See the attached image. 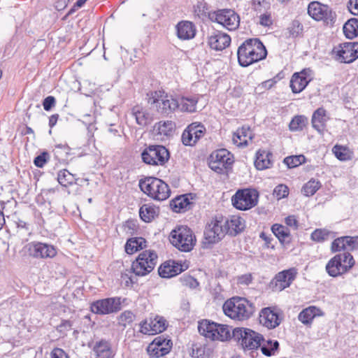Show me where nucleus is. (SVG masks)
<instances>
[{
    "label": "nucleus",
    "mask_w": 358,
    "mask_h": 358,
    "mask_svg": "<svg viewBox=\"0 0 358 358\" xmlns=\"http://www.w3.org/2000/svg\"><path fill=\"white\" fill-rule=\"evenodd\" d=\"M267 50L264 43L257 38H252L243 42L237 50L238 62L241 66L248 67L264 59Z\"/></svg>",
    "instance_id": "obj_1"
},
{
    "label": "nucleus",
    "mask_w": 358,
    "mask_h": 358,
    "mask_svg": "<svg viewBox=\"0 0 358 358\" xmlns=\"http://www.w3.org/2000/svg\"><path fill=\"white\" fill-rule=\"evenodd\" d=\"M226 316L234 321L245 322L253 316L256 311L255 304L245 297L233 296L227 299L222 306Z\"/></svg>",
    "instance_id": "obj_2"
},
{
    "label": "nucleus",
    "mask_w": 358,
    "mask_h": 358,
    "mask_svg": "<svg viewBox=\"0 0 358 358\" xmlns=\"http://www.w3.org/2000/svg\"><path fill=\"white\" fill-rule=\"evenodd\" d=\"M147 102L159 115L168 116L178 108V101L163 90L147 94Z\"/></svg>",
    "instance_id": "obj_3"
},
{
    "label": "nucleus",
    "mask_w": 358,
    "mask_h": 358,
    "mask_svg": "<svg viewBox=\"0 0 358 358\" xmlns=\"http://www.w3.org/2000/svg\"><path fill=\"white\" fill-rule=\"evenodd\" d=\"M198 330L201 335L211 341L226 342L230 341L233 336L229 325L209 320L199 322Z\"/></svg>",
    "instance_id": "obj_4"
},
{
    "label": "nucleus",
    "mask_w": 358,
    "mask_h": 358,
    "mask_svg": "<svg viewBox=\"0 0 358 358\" xmlns=\"http://www.w3.org/2000/svg\"><path fill=\"white\" fill-rule=\"evenodd\" d=\"M232 336L244 352L257 350L264 341V336L248 327H236Z\"/></svg>",
    "instance_id": "obj_5"
},
{
    "label": "nucleus",
    "mask_w": 358,
    "mask_h": 358,
    "mask_svg": "<svg viewBox=\"0 0 358 358\" xmlns=\"http://www.w3.org/2000/svg\"><path fill=\"white\" fill-rule=\"evenodd\" d=\"M141 190L150 198L157 201H164L171 194L169 186L156 177H145L139 180Z\"/></svg>",
    "instance_id": "obj_6"
},
{
    "label": "nucleus",
    "mask_w": 358,
    "mask_h": 358,
    "mask_svg": "<svg viewBox=\"0 0 358 358\" xmlns=\"http://www.w3.org/2000/svg\"><path fill=\"white\" fill-rule=\"evenodd\" d=\"M355 265V259L349 252L336 254L327 263L325 270L327 274L337 278L349 273Z\"/></svg>",
    "instance_id": "obj_7"
},
{
    "label": "nucleus",
    "mask_w": 358,
    "mask_h": 358,
    "mask_svg": "<svg viewBox=\"0 0 358 358\" xmlns=\"http://www.w3.org/2000/svg\"><path fill=\"white\" fill-rule=\"evenodd\" d=\"M169 239L173 246L184 252L192 251L196 243L195 234L186 225L177 226L171 231Z\"/></svg>",
    "instance_id": "obj_8"
},
{
    "label": "nucleus",
    "mask_w": 358,
    "mask_h": 358,
    "mask_svg": "<svg viewBox=\"0 0 358 358\" xmlns=\"http://www.w3.org/2000/svg\"><path fill=\"white\" fill-rule=\"evenodd\" d=\"M157 260L158 255L155 250H145L132 262L131 271L138 277L145 276L155 269Z\"/></svg>",
    "instance_id": "obj_9"
},
{
    "label": "nucleus",
    "mask_w": 358,
    "mask_h": 358,
    "mask_svg": "<svg viewBox=\"0 0 358 358\" xmlns=\"http://www.w3.org/2000/svg\"><path fill=\"white\" fill-rule=\"evenodd\" d=\"M259 194L253 188L238 189L231 196V203L237 210L245 211L255 207L259 201Z\"/></svg>",
    "instance_id": "obj_10"
},
{
    "label": "nucleus",
    "mask_w": 358,
    "mask_h": 358,
    "mask_svg": "<svg viewBox=\"0 0 358 358\" xmlns=\"http://www.w3.org/2000/svg\"><path fill=\"white\" fill-rule=\"evenodd\" d=\"M227 235L224 216L217 214L213 216L206 223L204 230V238L209 244L217 243Z\"/></svg>",
    "instance_id": "obj_11"
},
{
    "label": "nucleus",
    "mask_w": 358,
    "mask_h": 358,
    "mask_svg": "<svg viewBox=\"0 0 358 358\" xmlns=\"http://www.w3.org/2000/svg\"><path fill=\"white\" fill-rule=\"evenodd\" d=\"M169 157V150L163 145H149L141 152L143 162L153 166H164Z\"/></svg>",
    "instance_id": "obj_12"
},
{
    "label": "nucleus",
    "mask_w": 358,
    "mask_h": 358,
    "mask_svg": "<svg viewBox=\"0 0 358 358\" xmlns=\"http://www.w3.org/2000/svg\"><path fill=\"white\" fill-rule=\"evenodd\" d=\"M234 162L233 155L224 148L212 152L208 159L209 167L220 174L224 173L231 169Z\"/></svg>",
    "instance_id": "obj_13"
},
{
    "label": "nucleus",
    "mask_w": 358,
    "mask_h": 358,
    "mask_svg": "<svg viewBox=\"0 0 358 358\" xmlns=\"http://www.w3.org/2000/svg\"><path fill=\"white\" fill-rule=\"evenodd\" d=\"M24 255L34 259H52L57 255V248L50 244L39 241H32L26 244L23 248Z\"/></svg>",
    "instance_id": "obj_14"
},
{
    "label": "nucleus",
    "mask_w": 358,
    "mask_h": 358,
    "mask_svg": "<svg viewBox=\"0 0 358 358\" xmlns=\"http://www.w3.org/2000/svg\"><path fill=\"white\" fill-rule=\"evenodd\" d=\"M211 20L229 31L237 30L240 26L241 17L230 8L218 9L212 13Z\"/></svg>",
    "instance_id": "obj_15"
},
{
    "label": "nucleus",
    "mask_w": 358,
    "mask_h": 358,
    "mask_svg": "<svg viewBox=\"0 0 358 358\" xmlns=\"http://www.w3.org/2000/svg\"><path fill=\"white\" fill-rule=\"evenodd\" d=\"M333 57L341 63L350 64L358 59V42H345L334 47Z\"/></svg>",
    "instance_id": "obj_16"
},
{
    "label": "nucleus",
    "mask_w": 358,
    "mask_h": 358,
    "mask_svg": "<svg viewBox=\"0 0 358 358\" xmlns=\"http://www.w3.org/2000/svg\"><path fill=\"white\" fill-rule=\"evenodd\" d=\"M283 317V311L276 306L263 308L259 313L260 324L268 329L278 327Z\"/></svg>",
    "instance_id": "obj_17"
},
{
    "label": "nucleus",
    "mask_w": 358,
    "mask_h": 358,
    "mask_svg": "<svg viewBox=\"0 0 358 358\" xmlns=\"http://www.w3.org/2000/svg\"><path fill=\"white\" fill-rule=\"evenodd\" d=\"M173 348L171 339L164 335L155 337L146 348L150 358H160L169 354Z\"/></svg>",
    "instance_id": "obj_18"
},
{
    "label": "nucleus",
    "mask_w": 358,
    "mask_h": 358,
    "mask_svg": "<svg viewBox=\"0 0 358 358\" xmlns=\"http://www.w3.org/2000/svg\"><path fill=\"white\" fill-rule=\"evenodd\" d=\"M122 308L121 299L111 297L96 300L91 303L90 309L97 315H109L120 311Z\"/></svg>",
    "instance_id": "obj_19"
},
{
    "label": "nucleus",
    "mask_w": 358,
    "mask_h": 358,
    "mask_svg": "<svg viewBox=\"0 0 358 358\" xmlns=\"http://www.w3.org/2000/svg\"><path fill=\"white\" fill-rule=\"evenodd\" d=\"M206 133V127L200 122L189 124L182 131L181 141L185 146H194Z\"/></svg>",
    "instance_id": "obj_20"
},
{
    "label": "nucleus",
    "mask_w": 358,
    "mask_h": 358,
    "mask_svg": "<svg viewBox=\"0 0 358 358\" xmlns=\"http://www.w3.org/2000/svg\"><path fill=\"white\" fill-rule=\"evenodd\" d=\"M313 80V72L312 69L305 68L292 74L289 80V87L292 93L299 94L303 92Z\"/></svg>",
    "instance_id": "obj_21"
},
{
    "label": "nucleus",
    "mask_w": 358,
    "mask_h": 358,
    "mask_svg": "<svg viewBox=\"0 0 358 358\" xmlns=\"http://www.w3.org/2000/svg\"><path fill=\"white\" fill-rule=\"evenodd\" d=\"M308 13L315 21H322L327 24L332 22L334 19L331 8L319 1H312L308 4Z\"/></svg>",
    "instance_id": "obj_22"
},
{
    "label": "nucleus",
    "mask_w": 358,
    "mask_h": 358,
    "mask_svg": "<svg viewBox=\"0 0 358 358\" xmlns=\"http://www.w3.org/2000/svg\"><path fill=\"white\" fill-rule=\"evenodd\" d=\"M166 329V320L158 315L146 318L139 324V331L145 335H155L163 332Z\"/></svg>",
    "instance_id": "obj_23"
},
{
    "label": "nucleus",
    "mask_w": 358,
    "mask_h": 358,
    "mask_svg": "<svg viewBox=\"0 0 358 358\" xmlns=\"http://www.w3.org/2000/svg\"><path fill=\"white\" fill-rule=\"evenodd\" d=\"M94 358H115L116 350L110 341L101 338L90 345Z\"/></svg>",
    "instance_id": "obj_24"
},
{
    "label": "nucleus",
    "mask_w": 358,
    "mask_h": 358,
    "mask_svg": "<svg viewBox=\"0 0 358 358\" xmlns=\"http://www.w3.org/2000/svg\"><path fill=\"white\" fill-rule=\"evenodd\" d=\"M358 250V236H345L335 238L330 246L331 252H347L346 250Z\"/></svg>",
    "instance_id": "obj_25"
},
{
    "label": "nucleus",
    "mask_w": 358,
    "mask_h": 358,
    "mask_svg": "<svg viewBox=\"0 0 358 358\" xmlns=\"http://www.w3.org/2000/svg\"><path fill=\"white\" fill-rule=\"evenodd\" d=\"M296 275L297 270L295 268L283 270L277 273L272 282L275 289L282 291L289 287L296 278Z\"/></svg>",
    "instance_id": "obj_26"
},
{
    "label": "nucleus",
    "mask_w": 358,
    "mask_h": 358,
    "mask_svg": "<svg viewBox=\"0 0 358 358\" xmlns=\"http://www.w3.org/2000/svg\"><path fill=\"white\" fill-rule=\"evenodd\" d=\"M231 41V36L222 31H216L208 38L210 48L217 51L226 49L230 45Z\"/></svg>",
    "instance_id": "obj_27"
},
{
    "label": "nucleus",
    "mask_w": 358,
    "mask_h": 358,
    "mask_svg": "<svg viewBox=\"0 0 358 358\" xmlns=\"http://www.w3.org/2000/svg\"><path fill=\"white\" fill-rule=\"evenodd\" d=\"M255 134L249 126H243L236 129L232 136V141L238 148L248 146L252 142Z\"/></svg>",
    "instance_id": "obj_28"
},
{
    "label": "nucleus",
    "mask_w": 358,
    "mask_h": 358,
    "mask_svg": "<svg viewBox=\"0 0 358 358\" xmlns=\"http://www.w3.org/2000/svg\"><path fill=\"white\" fill-rule=\"evenodd\" d=\"M224 224L227 234L235 236L243 231L245 227V222L238 215H231L226 217L224 216Z\"/></svg>",
    "instance_id": "obj_29"
},
{
    "label": "nucleus",
    "mask_w": 358,
    "mask_h": 358,
    "mask_svg": "<svg viewBox=\"0 0 358 358\" xmlns=\"http://www.w3.org/2000/svg\"><path fill=\"white\" fill-rule=\"evenodd\" d=\"M329 120L330 117L327 110L323 107H320L313 113L312 127L319 133H323L326 130L327 124Z\"/></svg>",
    "instance_id": "obj_30"
},
{
    "label": "nucleus",
    "mask_w": 358,
    "mask_h": 358,
    "mask_svg": "<svg viewBox=\"0 0 358 358\" xmlns=\"http://www.w3.org/2000/svg\"><path fill=\"white\" fill-rule=\"evenodd\" d=\"M184 271L182 265L173 260H169L162 264L158 273L162 278H170L174 277Z\"/></svg>",
    "instance_id": "obj_31"
},
{
    "label": "nucleus",
    "mask_w": 358,
    "mask_h": 358,
    "mask_svg": "<svg viewBox=\"0 0 358 358\" xmlns=\"http://www.w3.org/2000/svg\"><path fill=\"white\" fill-rule=\"evenodd\" d=\"M176 35L178 38L185 41L195 37L196 28L195 24L188 20H181L176 26Z\"/></svg>",
    "instance_id": "obj_32"
},
{
    "label": "nucleus",
    "mask_w": 358,
    "mask_h": 358,
    "mask_svg": "<svg viewBox=\"0 0 358 358\" xmlns=\"http://www.w3.org/2000/svg\"><path fill=\"white\" fill-rule=\"evenodd\" d=\"M324 315L322 310L315 306H310L303 309L298 315L299 320L303 324L310 326L313 320Z\"/></svg>",
    "instance_id": "obj_33"
},
{
    "label": "nucleus",
    "mask_w": 358,
    "mask_h": 358,
    "mask_svg": "<svg viewBox=\"0 0 358 358\" xmlns=\"http://www.w3.org/2000/svg\"><path fill=\"white\" fill-rule=\"evenodd\" d=\"M271 229L282 245H288L291 243L292 237L290 230L287 227L275 223L271 226Z\"/></svg>",
    "instance_id": "obj_34"
},
{
    "label": "nucleus",
    "mask_w": 358,
    "mask_h": 358,
    "mask_svg": "<svg viewBox=\"0 0 358 358\" xmlns=\"http://www.w3.org/2000/svg\"><path fill=\"white\" fill-rule=\"evenodd\" d=\"M272 153L267 150L259 149L257 151L255 166L258 170H264L271 167Z\"/></svg>",
    "instance_id": "obj_35"
},
{
    "label": "nucleus",
    "mask_w": 358,
    "mask_h": 358,
    "mask_svg": "<svg viewBox=\"0 0 358 358\" xmlns=\"http://www.w3.org/2000/svg\"><path fill=\"white\" fill-rule=\"evenodd\" d=\"M176 128V123L172 120H161L153 127L155 134L161 137H169L173 135Z\"/></svg>",
    "instance_id": "obj_36"
},
{
    "label": "nucleus",
    "mask_w": 358,
    "mask_h": 358,
    "mask_svg": "<svg viewBox=\"0 0 358 358\" xmlns=\"http://www.w3.org/2000/svg\"><path fill=\"white\" fill-rule=\"evenodd\" d=\"M147 247V241L143 237H132L127 239L124 245V251L127 255L134 253L145 249Z\"/></svg>",
    "instance_id": "obj_37"
},
{
    "label": "nucleus",
    "mask_w": 358,
    "mask_h": 358,
    "mask_svg": "<svg viewBox=\"0 0 358 358\" xmlns=\"http://www.w3.org/2000/svg\"><path fill=\"white\" fill-rule=\"evenodd\" d=\"M159 208L152 203H145L139 209V215L145 222H150L159 215Z\"/></svg>",
    "instance_id": "obj_38"
},
{
    "label": "nucleus",
    "mask_w": 358,
    "mask_h": 358,
    "mask_svg": "<svg viewBox=\"0 0 358 358\" xmlns=\"http://www.w3.org/2000/svg\"><path fill=\"white\" fill-rule=\"evenodd\" d=\"M131 114L135 117L136 123L145 127L150 122L148 112L141 105H136L131 109Z\"/></svg>",
    "instance_id": "obj_39"
},
{
    "label": "nucleus",
    "mask_w": 358,
    "mask_h": 358,
    "mask_svg": "<svg viewBox=\"0 0 358 358\" xmlns=\"http://www.w3.org/2000/svg\"><path fill=\"white\" fill-rule=\"evenodd\" d=\"M189 200L186 195L177 196L170 202L171 208L176 213L186 211L189 208Z\"/></svg>",
    "instance_id": "obj_40"
},
{
    "label": "nucleus",
    "mask_w": 358,
    "mask_h": 358,
    "mask_svg": "<svg viewBox=\"0 0 358 358\" xmlns=\"http://www.w3.org/2000/svg\"><path fill=\"white\" fill-rule=\"evenodd\" d=\"M332 152L340 161H350L352 159L354 152L348 146L336 144L332 148Z\"/></svg>",
    "instance_id": "obj_41"
},
{
    "label": "nucleus",
    "mask_w": 358,
    "mask_h": 358,
    "mask_svg": "<svg viewBox=\"0 0 358 358\" xmlns=\"http://www.w3.org/2000/svg\"><path fill=\"white\" fill-rule=\"evenodd\" d=\"M199 99L196 97L182 96L178 101V108L182 112L194 113L196 110V105Z\"/></svg>",
    "instance_id": "obj_42"
},
{
    "label": "nucleus",
    "mask_w": 358,
    "mask_h": 358,
    "mask_svg": "<svg viewBox=\"0 0 358 358\" xmlns=\"http://www.w3.org/2000/svg\"><path fill=\"white\" fill-rule=\"evenodd\" d=\"M343 33L348 38H356L358 36V20L356 18L348 20L343 26Z\"/></svg>",
    "instance_id": "obj_43"
},
{
    "label": "nucleus",
    "mask_w": 358,
    "mask_h": 358,
    "mask_svg": "<svg viewBox=\"0 0 358 358\" xmlns=\"http://www.w3.org/2000/svg\"><path fill=\"white\" fill-rule=\"evenodd\" d=\"M57 181L62 186L68 187L76 184V179L68 170L62 169L57 174Z\"/></svg>",
    "instance_id": "obj_44"
},
{
    "label": "nucleus",
    "mask_w": 358,
    "mask_h": 358,
    "mask_svg": "<svg viewBox=\"0 0 358 358\" xmlns=\"http://www.w3.org/2000/svg\"><path fill=\"white\" fill-rule=\"evenodd\" d=\"M320 187V182L314 178H312L304 184L301 189V192L305 196H310L315 194Z\"/></svg>",
    "instance_id": "obj_45"
},
{
    "label": "nucleus",
    "mask_w": 358,
    "mask_h": 358,
    "mask_svg": "<svg viewBox=\"0 0 358 358\" xmlns=\"http://www.w3.org/2000/svg\"><path fill=\"white\" fill-rule=\"evenodd\" d=\"M308 118L305 115H296L291 120L289 128L292 131H301L306 126Z\"/></svg>",
    "instance_id": "obj_46"
},
{
    "label": "nucleus",
    "mask_w": 358,
    "mask_h": 358,
    "mask_svg": "<svg viewBox=\"0 0 358 358\" xmlns=\"http://www.w3.org/2000/svg\"><path fill=\"white\" fill-rule=\"evenodd\" d=\"M332 232L327 229H316L310 234V238L313 241L322 243L328 240Z\"/></svg>",
    "instance_id": "obj_47"
},
{
    "label": "nucleus",
    "mask_w": 358,
    "mask_h": 358,
    "mask_svg": "<svg viewBox=\"0 0 358 358\" xmlns=\"http://www.w3.org/2000/svg\"><path fill=\"white\" fill-rule=\"evenodd\" d=\"M258 18V23L260 26L268 29H271L273 27L275 19L271 11L266 10L259 13Z\"/></svg>",
    "instance_id": "obj_48"
},
{
    "label": "nucleus",
    "mask_w": 358,
    "mask_h": 358,
    "mask_svg": "<svg viewBox=\"0 0 358 358\" xmlns=\"http://www.w3.org/2000/svg\"><path fill=\"white\" fill-rule=\"evenodd\" d=\"M279 348V343L277 341H272L268 340L266 343L262 344L260 349L262 354L266 357H271L275 355Z\"/></svg>",
    "instance_id": "obj_49"
},
{
    "label": "nucleus",
    "mask_w": 358,
    "mask_h": 358,
    "mask_svg": "<svg viewBox=\"0 0 358 358\" xmlns=\"http://www.w3.org/2000/svg\"><path fill=\"white\" fill-rule=\"evenodd\" d=\"M306 162V157L303 155H292L284 159V163L289 169H293Z\"/></svg>",
    "instance_id": "obj_50"
},
{
    "label": "nucleus",
    "mask_w": 358,
    "mask_h": 358,
    "mask_svg": "<svg viewBox=\"0 0 358 358\" xmlns=\"http://www.w3.org/2000/svg\"><path fill=\"white\" fill-rule=\"evenodd\" d=\"M135 319V315L130 310L122 312L117 318L120 326L126 327L131 325Z\"/></svg>",
    "instance_id": "obj_51"
},
{
    "label": "nucleus",
    "mask_w": 358,
    "mask_h": 358,
    "mask_svg": "<svg viewBox=\"0 0 358 358\" xmlns=\"http://www.w3.org/2000/svg\"><path fill=\"white\" fill-rule=\"evenodd\" d=\"M208 4L204 1H199L193 7V12L196 17L203 19L208 14Z\"/></svg>",
    "instance_id": "obj_52"
},
{
    "label": "nucleus",
    "mask_w": 358,
    "mask_h": 358,
    "mask_svg": "<svg viewBox=\"0 0 358 358\" xmlns=\"http://www.w3.org/2000/svg\"><path fill=\"white\" fill-rule=\"evenodd\" d=\"M252 9L257 13L270 10L271 3L269 0H252Z\"/></svg>",
    "instance_id": "obj_53"
},
{
    "label": "nucleus",
    "mask_w": 358,
    "mask_h": 358,
    "mask_svg": "<svg viewBox=\"0 0 358 358\" xmlns=\"http://www.w3.org/2000/svg\"><path fill=\"white\" fill-rule=\"evenodd\" d=\"M287 31L289 36L296 38L302 34L303 25L299 20H294L288 26Z\"/></svg>",
    "instance_id": "obj_54"
},
{
    "label": "nucleus",
    "mask_w": 358,
    "mask_h": 358,
    "mask_svg": "<svg viewBox=\"0 0 358 358\" xmlns=\"http://www.w3.org/2000/svg\"><path fill=\"white\" fill-rule=\"evenodd\" d=\"M289 188L286 185L280 184L275 187L273 194L278 199L287 197L289 195Z\"/></svg>",
    "instance_id": "obj_55"
},
{
    "label": "nucleus",
    "mask_w": 358,
    "mask_h": 358,
    "mask_svg": "<svg viewBox=\"0 0 358 358\" xmlns=\"http://www.w3.org/2000/svg\"><path fill=\"white\" fill-rule=\"evenodd\" d=\"M50 159L47 152H43L34 159V164L36 167L43 168Z\"/></svg>",
    "instance_id": "obj_56"
},
{
    "label": "nucleus",
    "mask_w": 358,
    "mask_h": 358,
    "mask_svg": "<svg viewBox=\"0 0 358 358\" xmlns=\"http://www.w3.org/2000/svg\"><path fill=\"white\" fill-rule=\"evenodd\" d=\"M183 286L189 288H196L199 285L198 281L191 275H185L180 279Z\"/></svg>",
    "instance_id": "obj_57"
},
{
    "label": "nucleus",
    "mask_w": 358,
    "mask_h": 358,
    "mask_svg": "<svg viewBox=\"0 0 358 358\" xmlns=\"http://www.w3.org/2000/svg\"><path fill=\"white\" fill-rule=\"evenodd\" d=\"M286 227L292 228L294 230L299 229V223L295 215H289L285 218Z\"/></svg>",
    "instance_id": "obj_58"
},
{
    "label": "nucleus",
    "mask_w": 358,
    "mask_h": 358,
    "mask_svg": "<svg viewBox=\"0 0 358 358\" xmlns=\"http://www.w3.org/2000/svg\"><path fill=\"white\" fill-rule=\"evenodd\" d=\"M50 358H69V355L62 348H55L50 352Z\"/></svg>",
    "instance_id": "obj_59"
},
{
    "label": "nucleus",
    "mask_w": 358,
    "mask_h": 358,
    "mask_svg": "<svg viewBox=\"0 0 358 358\" xmlns=\"http://www.w3.org/2000/svg\"><path fill=\"white\" fill-rule=\"evenodd\" d=\"M252 280L253 277L251 273L243 274L237 278L238 284L241 285H249L252 283Z\"/></svg>",
    "instance_id": "obj_60"
},
{
    "label": "nucleus",
    "mask_w": 358,
    "mask_h": 358,
    "mask_svg": "<svg viewBox=\"0 0 358 358\" xmlns=\"http://www.w3.org/2000/svg\"><path fill=\"white\" fill-rule=\"evenodd\" d=\"M56 104V99L52 96H48L44 99L43 101V106L45 110L49 111Z\"/></svg>",
    "instance_id": "obj_61"
},
{
    "label": "nucleus",
    "mask_w": 358,
    "mask_h": 358,
    "mask_svg": "<svg viewBox=\"0 0 358 358\" xmlns=\"http://www.w3.org/2000/svg\"><path fill=\"white\" fill-rule=\"evenodd\" d=\"M348 8L352 15H358V0H350Z\"/></svg>",
    "instance_id": "obj_62"
},
{
    "label": "nucleus",
    "mask_w": 358,
    "mask_h": 358,
    "mask_svg": "<svg viewBox=\"0 0 358 358\" xmlns=\"http://www.w3.org/2000/svg\"><path fill=\"white\" fill-rule=\"evenodd\" d=\"M130 271H126V272L122 273L121 275V279L122 282H124L125 286L130 287L134 284V281L131 277L129 275Z\"/></svg>",
    "instance_id": "obj_63"
},
{
    "label": "nucleus",
    "mask_w": 358,
    "mask_h": 358,
    "mask_svg": "<svg viewBox=\"0 0 358 358\" xmlns=\"http://www.w3.org/2000/svg\"><path fill=\"white\" fill-rule=\"evenodd\" d=\"M72 328V322L68 320H62L60 324L58 326L59 331H70Z\"/></svg>",
    "instance_id": "obj_64"
}]
</instances>
